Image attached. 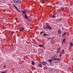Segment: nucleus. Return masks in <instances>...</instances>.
Instances as JSON below:
<instances>
[{"instance_id": "nucleus-36", "label": "nucleus", "mask_w": 73, "mask_h": 73, "mask_svg": "<svg viewBox=\"0 0 73 73\" xmlns=\"http://www.w3.org/2000/svg\"><path fill=\"white\" fill-rule=\"evenodd\" d=\"M5 66L4 65V66H3V67H4V68H5Z\"/></svg>"}, {"instance_id": "nucleus-17", "label": "nucleus", "mask_w": 73, "mask_h": 73, "mask_svg": "<svg viewBox=\"0 0 73 73\" xmlns=\"http://www.w3.org/2000/svg\"><path fill=\"white\" fill-rule=\"evenodd\" d=\"M43 36H49V35H48L46 34H44Z\"/></svg>"}, {"instance_id": "nucleus-51", "label": "nucleus", "mask_w": 73, "mask_h": 73, "mask_svg": "<svg viewBox=\"0 0 73 73\" xmlns=\"http://www.w3.org/2000/svg\"><path fill=\"white\" fill-rule=\"evenodd\" d=\"M32 43H33V42H32Z\"/></svg>"}, {"instance_id": "nucleus-10", "label": "nucleus", "mask_w": 73, "mask_h": 73, "mask_svg": "<svg viewBox=\"0 0 73 73\" xmlns=\"http://www.w3.org/2000/svg\"><path fill=\"white\" fill-rule=\"evenodd\" d=\"M56 56H56V55H54L53 57H52L51 58L52 59H54V58H55V57H56Z\"/></svg>"}, {"instance_id": "nucleus-21", "label": "nucleus", "mask_w": 73, "mask_h": 73, "mask_svg": "<svg viewBox=\"0 0 73 73\" xmlns=\"http://www.w3.org/2000/svg\"><path fill=\"white\" fill-rule=\"evenodd\" d=\"M52 17H56V15H52Z\"/></svg>"}, {"instance_id": "nucleus-41", "label": "nucleus", "mask_w": 73, "mask_h": 73, "mask_svg": "<svg viewBox=\"0 0 73 73\" xmlns=\"http://www.w3.org/2000/svg\"><path fill=\"white\" fill-rule=\"evenodd\" d=\"M55 14H57V12H56Z\"/></svg>"}, {"instance_id": "nucleus-27", "label": "nucleus", "mask_w": 73, "mask_h": 73, "mask_svg": "<svg viewBox=\"0 0 73 73\" xmlns=\"http://www.w3.org/2000/svg\"><path fill=\"white\" fill-rule=\"evenodd\" d=\"M15 8H16V9L17 10V9H17V7H16V6H15Z\"/></svg>"}, {"instance_id": "nucleus-34", "label": "nucleus", "mask_w": 73, "mask_h": 73, "mask_svg": "<svg viewBox=\"0 0 73 73\" xmlns=\"http://www.w3.org/2000/svg\"><path fill=\"white\" fill-rule=\"evenodd\" d=\"M1 73H5L4 72H1Z\"/></svg>"}, {"instance_id": "nucleus-18", "label": "nucleus", "mask_w": 73, "mask_h": 73, "mask_svg": "<svg viewBox=\"0 0 73 73\" xmlns=\"http://www.w3.org/2000/svg\"><path fill=\"white\" fill-rule=\"evenodd\" d=\"M65 40H66L65 38H64V39L63 40V41L62 42V43L63 42H64V41H65Z\"/></svg>"}, {"instance_id": "nucleus-25", "label": "nucleus", "mask_w": 73, "mask_h": 73, "mask_svg": "<svg viewBox=\"0 0 73 73\" xmlns=\"http://www.w3.org/2000/svg\"><path fill=\"white\" fill-rule=\"evenodd\" d=\"M41 62H40V61H39L38 62V63H39V64H41Z\"/></svg>"}, {"instance_id": "nucleus-47", "label": "nucleus", "mask_w": 73, "mask_h": 73, "mask_svg": "<svg viewBox=\"0 0 73 73\" xmlns=\"http://www.w3.org/2000/svg\"><path fill=\"white\" fill-rule=\"evenodd\" d=\"M63 35H62V37H63Z\"/></svg>"}, {"instance_id": "nucleus-19", "label": "nucleus", "mask_w": 73, "mask_h": 73, "mask_svg": "<svg viewBox=\"0 0 73 73\" xmlns=\"http://www.w3.org/2000/svg\"><path fill=\"white\" fill-rule=\"evenodd\" d=\"M61 18H60L58 20V21H61Z\"/></svg>"}, {"instance_id": "nucleus-23", "label": "nucleus", "mask_w": 73, "mask_h": 73, "mask_svg": "<svg viewBox=\"0 0 73 73\" xmlns=\"http://www.w3.org/2000/svg\"><path fill=\"white\" fill-rule=\"evenodd\" d=\"M62 36H64V35H65V33H64L62 35Z\"/></svg>"}, {"instance_id": "nucleus-45", "label": "nucleus", "mask_w": 73, "mask_h": 73, "mask_svg": "<svg viewBox=\"0 0 73 73\" xmlns=\"http://www.w3.org/2000/svg\"><path fill=\"white\" fill-rule=\"evenodd\" d=\"M49 38L50 39L51 38H48V39H49Z\"/></svg>"}, {"instance_id": "nucleus-44", "label": "nucleus", "mask_w": 73, "mask_h": 73, "mask_svg": "<svg viewBox=\"0 0 73 73\" xmlns=\"http://www.w3.org/2000/svg\"><path fill=\"white\" fill-rule=\"evenodd\" d=\"M53 14L54 15H55V14H54V13Z\"/></svg>"}, {"instance_id": "nucleus-29", "label": "nucleus", "mask_w": 73, "mask_h": 73, "mask_svg": "<svg viewBox=\"0 0 73 73\" xmlns=\"http://www.w3.org/2000/svg\"><path fill=\"white\" fill-rule=\"evenodd\" d=\"M56 60H57V61H58V60H58V58L57 59V57H56Z\"/></svg>"}, {"instance_id": "nucleus-32", "label": "nucleus", "mask_w": 73, "mask_h": 73, "mask_svg": "<svg viewBox=\"0 0 73 73\" xmlns=\"http://www.w3.org/2000/svg\"><path fill=\"white\" fill-rule=\"evenodd\" d=\"M59 51H60V50H58L57 51V52H58V53H59Z\"/></svg>"}, {"instance_id": "nucleus-6", "label": "nucleus", "mask_w": 73, "mask_h": 73, "mask_svg": "<svg viewBox=\"0 0 73 73\" xmlns=\"http://www.w3.org/2000/svg\"><path fill=\"white\" fill-rule=\"evenodd\" d=\"M58 33L59 35H60V34L61 33V30H58Z\"/></svg>"}, {"instance_id": "nucleus-37", "label": "nucleus", "mask_w": 73, "mask_h": 73, "mask_svg": "<svg viewBox=\"0 0 73 73\" xmlns=\"http://www.w3.org/2000/svg\"><path fill=\"white\" fill-rule=\"evenodd\" d=\"M65 50L64 49L63 50V52H64V51Z\"/></svg>"}, {"instance_id": "nucleus-35", "label": "nucleus", "mask_w": 73, "mask_h": 73, "mask_svg": "<svg viewBox=\"0 0 73 73\" xmlns=\"http://www.w3.org/2000/svg\"><path fill=\"white\" fill-rule=\"evenodd\" d=\"M42 4H44V1H42Z\"/></svg>"}, {"instance_id": "nucleus-5", "label": "nucleus", "mask_w": 73, "mask_h": 73, "mask_svg": "<svg viewBox=\"0 0 73 73\" xmlns=\"http://www.w3.org/2000/svg\"><path fill=\"white\" fill-rule=\"evenodd\" d=\"M38 66L39 68H42V64H38Z\"/></svg>"}, {"instance_id": "nucleus-43", "label": "nucleus", "mask_w": 73, "mask_h": 73, "mask_svg": "<svg viewBox=\"0 0 73 73\" xmlns=\"http://www.w3.org/2000/svg\"><path fill=\"white\" fill-rule=\"evenodd\" d=\"M63 52H62V53H62V54H63Z\"/></svg>"}, {"instance_id": "nucleus-31", "label": "nucleus", "mask_w": 73, "mask_h": 73, "mask_svg": "<svg viewBox=\"0 0 73 73\" xmlns=\"http://www.w3.org/2000/svg\"><path fill=\"white\" fill-rule=\"evenodd\" d=\"M13 6L14 7H16V6H15V5L14 4H13Z\"/></svg>"}, {"instance_id": "nucleus-4", "label": "nucleus", "mask_w": 73, "mask_h": 73, "mask_svg": "<svg viewBox=\"0 0 73 73\" xmlns=\"http://www.w3.org/2000/svg\"><path fill=\"white\" fill-rule=\"evenodd\" d=\"M24 16L25 19H26L28 20V16L27 15V14H26V13L25 14V15H24Z\"/></svg>"}, {"instance_id": "nucleus-24", "label": "nucleus", "mask_w": 73, "mask_h": 73, "mask_svg": "<svg viewBox=\"0 0 73 73\" xmlns=\"http://www.w3.org/2000/svg\"><path fill=\"white\" fill-rule=\"evenodd\" d=\"M60 47L58 48V50H60Z\"/></svg>"}, {"instance_id": "nucleus-30", "label": "nucleus", "mask_w": 73, "mask_h": 73, "mask_svg": "<svg viewBox=\"0 0 73 73\" xmlns=\"http://www.w3.org/2000/svg\"><path fill=\"white\" fill-rule=\"evenodd\" d=\"M28 20V21H31V19H29H29H27Z\"/></svg>"}, {"instance_id": "nucleus-13", "label": "nucleus", "mask_w": 73, "mask_h": 73, "mask_svg": "<svg viewBox=\"0 0 73 73\" xmlns=\"http://www.w3.org/2000/svg\"><path fill=\"white\" fill-rule=\"evenodd\" d=\"M38 46H39V47H42L43 46V45L42 44H39L38 45Z\"/></svg>"}, {"instance_id": "nucleus-40", "label": "nucleus", "mask_w": 73, "mask_h": 73, "mask_svg": "<svg viewBox=\"0 0 73 73\" xmlns=\"http://www.w3.org/2000/svg\"><path fill=\"white\" fill-rule=\"evenodd\" d=\"M42 1H45V0H42Z\"/></svg>"}, {"instance_id": "nucleus-12", "label": "nucleus", "mask_w": 73, "mask_h": 73, "mask_svg": "<svg viewBox=\"0 0 73 73\" xmlns=\"http://www.w3.org/2000/svg\"><path fill=\"white\" fill-rule=\"evenodd\" d=\"M70 46H71V47L72 46H73V43H72V42H70Z\"/></svg>"}, {"instance_id": "nucleus-22", "label": "nucleus", "mask_w": 73, "mask_h": 73, "mask_svg": "<svg viewBox=\"0 0 73 73\" xmlns=\"http://www.w3.org/2000/svg\"><path fill=\"white\" fill-rule=\"evenodd\" d=\"M17 11H18V12H20V13H21V11H20V10H19L18 9H17Z\"/></svg>"}, {"instance_id": "nucleus-52", "label": "nucleus", "mask_w": 73, "mask_h": 73, "mask_svg": "<svg viewBox=\"0 0 73 73\" xmlns=\"http://www.w3.org/2000/svg\"><path fill=\"white\" fill-rule=\"evenodd\" d=\"M65 37H66V36H65Z\"/></svg>"}, {"instance_id": "nucleus-7", "label": "nucleus", "mask_w": 73, "mask_h": 73, "mask_svg": "<svg viewBox=\"0 0 73 73\" xmlns=\"http://www.w3.org/2000/svg\"><path fill=\"white\" fill-rule=\"evenodd\" d=\"M17 0H14V3H18V2H17Z\"/></svg>"}, {"instance_id": "nucleus-50", "label": "nucleus", "mask_w": 73, "mask_h": 73, "mask_svg": "<svg viewBox=\"0 0 73 73\" xmlns=\"http://www.w3.org/2000/svg\"><path fill=\"white\" fill-rule=\"evenodd\" d=\"M65 44H66V43H65Z\"/></svg>"}, {"instance_id": "nucleus-20", "label": "nucleus", "mask_w": 73, "mask_h": 73, "mask_svg": "<svg viewBox=\"0 0 73 73\" xmlns=\"http://www.w3.org/2000/svg\"><path fill=\"white\" fill-rule=\"evenodd\" d=\"M62 53H61L59 55V57H61L62 56Z\"/></svg>"}, {"instance_id": "nucleus-11", "label": "nucleus", "mask_w": 73, "mask_h": 73, "mask_svg": "<svg viewBox=\"0 0 73 73\" xmlns=\"http://www.w3.org/2000/svg\"><path fill=\"white\" fill-rule=\"evenodd\" d=\"M21 12H23V14H25V13H25V12H27V11H22V10H21Z\"/></svg>"}, {"instance_id": "nucleus-9", "label": "nucleus", "mask_w": 73, "mask_h": 73, "mask_svg": "<svg viewBox=\"0 0 73 73\" xmlns=\"http://www.w3.org/2000/svg\"><path fill=\"white\" fill-rule=\"evenodd\" d=\"M44 33H45V31H43L40 33V35H41V34Z\"/></svg>"}, {"instance_id": "nucleus-49", "label": "nucleus", "mask_w": 73, "mask_h": 73, "mask_svg": "<svg viewBox=\"0 0 73 73\" xmlns=\"http://www.w3.org/2000/svg\"><path fill=\"white\" fill-rule=\"evenodd\" d=\"M60 36V35H59V36Z\"/></svg>"}, {"instance_id": "nucleus-16", "label": "nucleus", "mask_w": 73, "mask_h": 73, "mask_svg": "<svg viewBox=\"0 0 73 73\" xmlns=\"http://www.w3.org/2000/svg\"><path fill=\"white\" fill-rule=\"evenodd\" d=\"M65 9V8L64 7H62L61 8V9L62 10V11H64V9Z\"/></svg>"}, {"instance_id": "nucleus-46", "label": "nucleus", "mask_w": 73, "mask_h": 73, "mask_svg": "<svg viewBox=\"0 0 73 73\" xmlns=\"http://www.w3.org/2000/svg\"><path fill=\"white\" fill-rule=\"evenodd\" d=\"M53 13H55V11H54V12Z\"/></svg>"}, {"instance_id": "nucleus-42", "label": "nucleus", "mask_w": 73, "mask_h": 73, "mask_svg": "<svg viewBox=\"0 0 73 73\" xmlns=\"http://www.w3.org/2000/svg\"><path fill=\"white\" fill-rule=\"evenodd\" d=\"M57 54H58V52H57Z\"/></svg>"}, {"instance_id": "nucleus-33", "label": "nucleus", "mask_w": 73, "mask_h": 73, "mask_svg": "<svg viewBox=\"0 0 73 73\" xmlns=\"http://www.w3.org/2000/svg\"><path fill=\"white\" fill-rule=\"evenodd\" d=\"M50 65H52V66H53V64L50 63Z\"/></svg>"}, {"instance_id": "nucleus-48", "label": "nucleus", "mask_w": 73, "mask_h": 73, "mask_svg": "<svg viewBox=\"0 0 73 73\" xmlns=\"http://www.w3.org/2000/svg\"><path fill=\"white\" fill-rule=\"evenodd\" d=\"M24 11H25V9H24Z\"/></svg>"}, {"instance_id": "nucleus-26", "label": "nucleus", "mask_w": 73, "mask_h": 73, "mask_svg": "<svg viewBox=\"0 0 73 73\" xmlns=\"http://www.w3.org/2000/svg\"><path fill=\"white\" fill-rule=\"evenodd\" d=\"M15 8H16V9L17 10V9H17V7H16V6H15Z\"/></svg>"}, {"instance_id": "nucleus-8", "label": "nucleus", "mask_w": 73, "mask_h": 73, "mask_svg": "<svg viewBox=\"0 0 73 73\" xmlns=\"http://www.w3.org/2000/svg\"><path fill=\"white\" fill-rule=\"evenodd\" d=\"M32 64L33 65H35V62H34L33 61H32Z\"/></svg>"}, {"instance_id": "nucleus-28", "label": "nucleus", "mask_w": 73, "mask_h": 73, "mask_svg": "<svg viewBox=\"0 0 73 73\" xmlns=\"http://www.w3.org/2000/svg\"><path fill=\"white\" fill-rule=\"evenodd\" d=\"M4 72H5V73H7V70H6Z\"/></svg>"}, {"instance_id": "nucleus-39", "label": "nucleus", "mask_w": 73, "mask_h": 73, "mask_svg": "<svg viewBox=\"0 0 73 73\" xmlns=\"http://www.w3.org/2000/svg\"><path fill=\"white\" fill-rule=\"evenodd\" d=\"M27 11H28V10H26L25 11H26V12H27Z\"/></svg>"}, {"instance_id": "nucleus-15", "label": "nucleus", "mask_w": 73, "mask_h": 73, "mask_svg": "<svg viewBox=\"0 0 73 73\" xmlns=\"http://www.w3.org/2000/svg\"><path fill=\"white\" fill-rule=\"evenodd\" d=\"M47 61H49V63H50V62H51L52 61V60L49 59L47 60Z\"/></svg>"}, {"instance_id": "nucleus-3", "label": "nucleus", "mask_w": 73, "mask_h": 73, "mask_svg": "<svg viewBox=\"0 0 73 73\" xmlns=\"http://www.w3.org/2000/svg\"><path fill=\"white\" fill-rule=\"evenodd\" d=\"M24 28L23 27H21L19 29V31H21V32L22 31H24Z\"/></svg>"}, {"instance_id": "nucleus-2", "label": "nucleus", "mask_w": 73, "mask_h": 73, "mask_svg": "<svg viewBox=\"0 0 73 73\" xmlns=\"http://www.w3.org/2000/svg\"><path fill=\"white\" fill-rule=\"evenodd\" d=\"M41 64H43V65H44V66H45L47 64V63H46V62L44 61H42V62H41Z\"/></svg>"}, {"instance_id": "nucleus-14", "label": "nucleus", "mask_w": 73, "mask_h": 73, "mask_svg": "<svg viewBox=\"0 0 73 73\" xmlns=\"http://www.w3.org/2000/svg\"><path fill=\"white\" fill-rule=\"evenodd\" d=\"M52 61H54V60H56L57 59V56H56V58H54V59H52Z\"/></svg>"}, {"instance_id": "nucleus-38", "label": "nucleus", "mask_w": 73, "mask_h": 73, "mask_svg": "<svg viewBox=\"0 0 73 73\" xmlns=\"http://www.w3.org/2000/svg\"><path fill=\"white\" fill-rule=\"evenodd\" d=\"M55 62H56L57 63H58V62H57V61H55Z\"/></svg>"}, {"instance_id": "nucleus-1", "label": "nucleus", "mask_w": 73, "mask_h": 73, "mask_svg": "<svg viewBox=\"0 0 73 73\" xmlns=\"http://www.w3.org/2000/svg\"><path fill=\"white\" fill-rule=\"evenodd\" d=\"M43 29H45L46 30V29H50V30H52V29L50 26L48 25L46 26V27H43Z\"/></svg>"}]
</instances>
